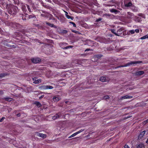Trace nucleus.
<instances>
[{
	"instance_id": "obj_1",
	"label": "nucleus",
	"mask_w": 148,
	"mask_h": 148,
	"mask_svg": "<svg viewBox=\"0 0 148 148\" xmlns=\"http://www.w3.org/2000/svg\"><path fill=\"white\" fill-rule=\"evenodd\" d=\"M6 7L8 13L13 16H15L18 12V7L14 5H10Z\"/></svg>"
},
{
	"instance_id": "obj_2",
	"label": "nucleus",
	"mask_w": 148,
	"mask_h": 148,
	"mask_svg": "<svg viewBox=\"0 0 148 148\" xmlns=\"http://www.w3.org/2000/svg\"><path fill=\"white\" fill-rule=\"evenodd\" d=\"M142 63V61H131L129 62H128L124 65H122L120 66H117L116 68H118L121 67H126L130 66L131 65L134 64H139Z\"/></svg>"
},
{
	"instance_id": "obj_3",
	"label": "nucleus",
	"mask_w": 148,
	"mask_h": 148,
	"mask_svg": "<svg viewBox=\"0 0 148 148\" xmlns=\"http://www.w3.org/2000/svg\"><path fill=\"white\" fill-rule=\"evenodd\" d=\"M59 45L60 47L64 49H66L71 48L73 47V46H67L68 44L66 42H61L59 43Z\"/></svg>"
},
{
	"instance_id": "obj_4",
	"label": "nucleus",
	"mask_w": 148,
	"mask_h": 148,
	"mask_svg": "<svg viewBox=\"0 0 148 148\" xmlns=\"http://www.w3.org/2000/svg\"><path fill=\"white\" fill-rule=\"evenodd\" d=\"M39 13L40 14V16L44 18H48V16L49 13L46 11L40 10L39 11Z\"/></svg>"
},
{
	"instance_id": "obj_5",
	"label": "nucleus",
	"mask_w": 148,
	"mask_h": 148,
	"mask_svg": "<svg viewBox=\"0 0 148 148\" xmlns=\"http://www.w3.org/2000/svg\"><path fill=\"white\" fill-rule=\"evenodd\" d=\"M135 32L138 33L139 32V30L138 29H136L135 30H130L127 32V34L128 35L133 34L135 33Z\"/></svg>"
},
{
	"instance_id": "obj_6",
	"label": "nucleus",
	"mask_w": 148,
	"mask_h": 148,
	"mask_svg": "<svg viewBox=\"0 0 148 148\" xmlns=\"http://www.w3.org/2000/svg\"><path fill=\"white\" fill-rule=\"evenodd\" d=\"M103 56V55L100 54L95 55L94 56L92 59H94V61H97L98 59H99Z\"/></svg>"
},
{
	"instance_id": "obj_7",
	"label": "nucleus",
	"mask_w": 148,
	"mask_h": 148,
	"mask_svg": "<svg viewBox=\"0 0 148 148\" xmlns=\"http://www.w3.org/2000/svg\"><path fill=\"white\" fill-rule=\"evenodd\" d=\"M32 62L34 63L37 64L38 63L41 61V59L38 58H33L31 59Z\"/></svg>"
},
{
	"instance_id": "obj_8",
	"label": "nucleus",
	"mask_w": 148,
	"mask_h": 148,
	"mask_svg": "<svg viewBox=\"0 0 148 148\" xmlns=\"http://www.w3.org/2000/svg\"><path fill=\"white\" fill-rule=\"evenodd\" d=\"M32 80L34 81L33 83L36 84H38L41 82V79H38V77H36L32 78Z\"/></svg>"
},
{
	"instance_id": "obj_9",
	"label": "nucleus",
	"mask_w": 148,
	"mask_h": 148,
	"mask_svg": "<svg viewBox=\"0 0 148 148\" xmlns=\"http://www.w3.org/2000/svg\"><path fill=\"white\" fill-rule=\"evenodd\" d=\"M41 88L43 89H51L53 88V87L50 85H43L41 86Z\"/></svg>"
},
{
	"instance_id": "obj_10",
	"label": "nucleus",
	"mask_w": 148,
	"mask_h": 148,
	"mask_svg": "<svg viewBox=\"0 0 148 148\" xmlns=\"http://www.w3.org/2000/svg\"><path fill=\"white\" fill-rule=\"evenodd\" d=\"M100 80L102 82H107L109 80V79L107 77L101 76L100 78Z\"/></svg>"
},
{
	"instance_id": "obj_11",
	"label": "nucleus",
	"mask_w": 148,
	"mask_h": 148,
	"mask_svg": "<svg viewBox=\"0 0 148 148\" xmlns=\"http://www.w3.org/2000/svg\"><path fill=\"white\" fill-rule=\"evenodd\" d=\"M145 73L143 71H136L134 73L135 76H139L143 75Z\"/></svg>"
},
{
	"instance_id": "obj_12",
	"label": "nucleus",
	"mask_w": 148,
	"mask_h": 148,
	"mask_svg": "<svg viewBox=\"0 0 148 148\" xmlns=\"http://www.w3.org/2000/svg\"><path fill=\"white\" fill-rule=\"evenodd\" d=\"M20 5L21 6V8L22 10V11L24 13H25L27 11V9L26 8V7L25 4L23 3H20Z\"/></svg>"
},
{
	"instance_id": "obj_13",
	"label": "nucleus",
	"mask_w": 148,
	"mask_h": 148,
	"mask_svg": "<svg viewBox=\"0 0 148 148\" xmlns=\"http://www.w3.org/2000/svg\"><path fill=\"white\" fill-rule=\"evenodd\" d=\"M61 116V113H58L57 114H56L55 115L53 116H52V119L54 120L56 119H59L60 116Z\"/></svg>"
},
{
	"instance_id": "obj_14",
	"label": "nucleus",
	"mask_w": 148,
	"mask_h": 148,
	"mask_svg": "<svg viewBox=\"0 0 148 148\" xmlns=\"http://www.w3.org/2000/svg\"><path fill=\"white\" fill-rule=\"evenodd\" d=\"M35 133L37 134H36V135L37 136L40 137L45 138L47 137V136L46 134L42 133H39L38 132H35Z\"/></svg>"
},
{
	"instance_id": "obj_15",
	"label": "nucleus",
	"mask_w": 148,
	"mask_h": 148,
	"mask_svg": "<svg viewBox=\"0 0 148 148\" xmlns=\"http://www.w3.org/2000/svg\"><path fill=\"white\" fill-rule=\"evenodd\" d=\"M109 11L111 13H114L115 14H117L118 12H119V10H117L114 8H110Z\"/></svg>"
},
{
	"instance_id": "obj_16",
	"label": "nucleus",
	"mask_w": 148,
	"mask_h": 148,
	"mask_svg": "<svg viewBox=\"0 0 148 148\" xmlns=\"http://www.w3.org/2000/svg\"><path fill=\"white\" fill-rule=\"evenodd\" d=\"M48 18H49V20H52L53 21L56 20H56L55 19V18L51 14L49 13L48 16Z\"/></svg>"
},
{
	"instance_id": "obj_17",
	"label": "nucleus",
	"mask_w": 148,
	"mask_h": 148,
	"mask_svg": "<svg viewBox=\"0 0 148 148\" xmlns=\"http://www.w3.org/2000/svg\"><path fill=\"white\" fill-rule=\"evenodd\" d=\"M133 97V96H132L126 95L125 96H122L121 97V99H131Z\"/></svg>"
},
{
	"instance_id": "obj_18",
	"label": "nucleus",
	"mask_w": 148,
	"mask_h": 148,
	"mask_svg": "<svg viewBox=\"0 0 148 148\" xmlns=\"http://www.w3.org/2000/svg\"><path fill=\"white\" fill-rule=\"evenodd\" d=\"M137 148H145V146L144 144L140 143L138 144L136 146Z\"/></svg>"
},
{
	"instance_id": "obj_19",
	"label": "nucleus",
	"mask_w": 148,
	"mask_h": 148,
	"mask_svg": "<svg viewBox=\"0 0 148 148\" xmlns=\"http://www.w3.org/2000/svg\"><path fill=\"white\" fill-rule=\"evenodd\" d=\"M123 32V30L122 28H120L117 31V36H120L121 35Z\"/></svg>"
},
{
	"instance_id": "obj_20",
	"label": "nucleus",
	"mask_w": 148,
	"mask_h": 148,
	"mask_svg": "<svg viewBox=\"0 0 148 148\" xmlns=\"http://www.w3.org/2000/svg\"><path fill=\"white\" fill-rule=\"evenodd\" d=\"M46 24L47 25L51 27H53L56 28L57 27V26L56 25H54L53 24H51L48 22H46Z\"/></svg>"
},
{
	"instance_id": "obj_21",
	"label": "nucleus",
	"mask_w": 148,
	"mask_h": 148,
	"mask_svg": "<svg viewBox=\"0 0 148 148\" xmlns=\"http://www.w3.org/2000/svg\"><path fill=\"white\" fill-rule=\"evenodd\" d=\"M3 99L5 101H8L9 102H11L13 100V99L10 97H5L3 98Z\"/></svg>"
},
{
	"instance_id": "obj_22",
	"label": "nucleus",
	"mask_w": 148,
	"mask_h": 148,
	"mask_svg": "<svg viewBox=\"0 0 148 148\" xmlns=\"http://www.w3.org/2000/svg\"><path fill=\"white\" fill-rule=\"evenodd\" d=\"M146 131L144 130L141 132L138 136V138L140 139L142 138L145 134Z\"/></svg>"
},
{
	"instance_id": "obj_23",
	"label": "nucleus",
	"mask_w": 148,
	"mask_h": 148,
	"mask_svg": "<svg viewBox=\"0 0 148 148\" xmlns=\"http://www.w3.org/2000/svg\"><path fill=\"white\" fill-rule=\"evenodd\" d=\"M52 99L54 101L57 102L60 100L61 99V98H60L59 97H58L55 96L53 97Z\"/></svg>"
},
{
	"instance_id": "obj_24",
	"label": "nucleus",
	"mask_w": 148,
	"mask_h": 148,
	"mask_svg": "<svg viewBox=\"0 0 148 148\" xmlns=\"http://www.w3.org/2000/svg\"><path fill=\"white\" fill-rule=\"evenodd\" d=\"M19 15L21 18L24 21L26 20V16L25 15H24L22 14H20Z\"/></svg>"
},
{
	"instance_id": "obj_25",
	"label": "nucleus",
	"mask_w": 148,
	"mask_h": 148,
	"mask_svg": "<svg viewBox=\"0 0 148 148\" xmlns=\"http://www.w3.org/2000/svg\"><path fill=\"white\" fill-rule=\"evenodd\" d=\"M34 104L36 105V106H37L38 107H40L42 105L41 103L38 101H35L34 102Z\"/></svg>"
},
{
	"instance_id": "obj_26",
	"label": "nucleus",
	"mask_w": 148,
	"mask_h": 148,
	"mask_svg": "<svg viewBox=\"0 0 148 148\" xmlns=\"http://www.w3.org/2000/svg\"><path fill=\"white\" fill-rule=\"evenodd\" d=\"M8 75L7 73H1L0 74V79L2 78L3 77H4L5 76Z\"/></svg>"
},
{
	"instance_id": "obj_27",
	"label": "nucleus",
	"mask_w": 148,
	"mask_h": 148,
	"mask_svg": "<svg viewBox=\"0 0 148 148\" xmlns=\"http://www.w3.org/2000/svg\"><path fill=\"white\" fill-rule=\"evenodd\" d=\"M127 14L128 15L127 16V17L129 18H131V16L133 15V14L130 12H127Z\"/></svg>"
},
{
	"instance_id": "obj_28",
	"label": "nucleus",
	"mask_w": 148,
	"mask_h": 148,
	"mask_svg": "<svg viewBox=\"0 0 148 148\" xmlns=\"http://www.w3.org/2000/svg\"><path fill=\"white\" fill-rule=\"evenodd\" d=\"M132 4L131 2H129L125 4V5L126 7H130L132 5Z\"/></svg>"
},
{
	"instance_id": "obj_29",
	"label": "nucleus",
	"mask_w": 148,
	"mask_h": 148,
	"mask_svg": "<svg viewBox=\"0 0 148 148\" xmlns=\"http://www.w3.org/2000/svg\"><path fill=\"white\" fill-rule=\"evenodd\" d=\"M14 1V3L16 5H18V4H20L19 3V0H13Z\"/></svg>"
},
{
	"instance_id": "obj_30",
	"label": "nucleus",
	"mask_w": 148,
	"mask_h": 148,
	"mask_svg": "<svg viewBox=\"0 0 148 148\" xmlns=\"http://www.w3.org/2000/svg\"><path fill=\"white\" fill-rule=\"evenodd\" d=\"M111 32L112 33L115 34L116 36H117V31L116 32V30L114 29H112L111 30Z\"/></svg>"
},
{
	"instance_id": "obj_31",
	"label": "nucleus",
	"mask_w": 148,
	"mask_h": 148,
	"mask_svg": "<svg viewBox=\"0 0 148 148\" xmlns=\"http://www.w3.org/2000/svg\"><path fill=\"white\" fill-rule=\"evenodd\" d=\"M42 6L44 7L45 8H47V9H49V6L46 5L45 4L43 3H42Z\"/></svg>"
},
{
	"instance_id": "obj_32",
	"label": "nucleus",
	"mask_w": 148,
	"mask_h": 148,
	"mask_svg": "<svg viewBox=\"0 0 148 148\" xmlns=\"http://www.w3.org/2000/svg\"><path fill=\"white\" fill-rule=\"evenodd\" d=\"M35 17V15L34 14H32V15H29L28 18L29 19H32Z\"/></svg>"
},
{
	"instance_id": "obj_33",
	"label": "nucleus",
	"mask_w": 148,
	"mask_h": 148,
	"mask_svg": "<svg viewBox=\"0 0 148 148\" xmlns=\"http://www.w3.org/2000/svg\"><path fill=\"white\" fill-rule=\"evenodd\" d=\"M147 38H148V35H146L145 36H144L141 37L140 38V39H141L143 40V39H145Z\"/></svg>"
},
{
	"instance_id": "obj_34",
	"label": "nucleus",
	"mask_w": 148,
	"mask_h": 148,
	"mask_svg": "<svg viewBox=\"0 0 148 148\" xmlns=\"http://www.w3.org/2000/svg\"><path fill=\"white\" fill-rule=\"evenodd\" d=\"M66 17L68 19H70L73 20L74 19V18L73 16H70L69 15H67Z\"/></svg>"
},
{
	"instance_id": "obj_35",
	"label": "nucleus",
	"mask_w": 148,
	"mask_h": 148,
	"mask_svg": "<svg viewBox=\"0 0 148 148\" xmlns=\"http://www.w3.org/2000/svg\"><path fill=\"white\" fill-rule=\"evenodd\" d=\"M26 6L29 12H32V11L31 10V9H30L29 5L27 4H26Z\"/></svg>"
},
{
	"instance_id": "obj_36",
	"label": "nucleus",
	"mask_w": 148,
	"mask_h": 148,
	"mask_svg": "<svg viewBox=\"0 0 148 148\" xmlns=\"http://www.w3.org/2000/svg\"><path fill=\"white\" fill-rule=\"evenodd\" d=\"M84 129H82L79 130V131L76 132V133H77V134H78L81 133V132L83 131L84 130Z\"/></svg>"
},
{
	"instance_id": "obj_37",
	"label": "nucleus",
	"mask_w": 148,
	"mask_h": 148,
	"mask_svg": "<svg viewBox=\"0 0 148 148\" xmlns=\"http://www.w3.org/2000/svg\"><path fill=\"white\" fill-rule=\"evenodd\" d=\"M84 129H82L79 130V131L76 132V133H77V134H78L81 133V132L83 131L84 130Z\"/></svg>"
},
{
	"instance_id": "obj_38",
	"label": "nucleus",
	"mask_w": 148,
	"mask_h": 148,
	"mask_svg": "<svg viewBox=\"0 0 148 148\" xmlns=\"http://www.w3.org/2000/svg\"><path fill=\"white\" fill-rule=\"evenodd\" d=\"M84 129H82L79 130V131L76 132V133H77V134H78L81 133V132L83 131L84 130Z\"/></svg>"
},
{
	"instance_id": "obj_39",
	"label": "nucleus",
	"mask_w": 148,
	"mask_h": 148,
	"mask_svg": "<svg viewBox=\"0 0 148 148\" xmlns=\"http://www.w3.org/2000/svg\"><path fill=\"white\" fill-rule=\"evenodd\" d=\"M84 129H82L79 130V131L76 132V133H77V134H78L81 133V132L83 131L84 130Z\"/></svg>"
},
{
	"instance_id": "obj_40",
	"label": "nucleus",
	"mask_w": 148,
	"mask_h": 148,
	"mask_svg": "<svg viewBox=\"0 0 148 148\" xmlns=\"http://www.w3.org/2000/svg\"><path fill=\"white\" fill-rule=\"evenodd\" d=\"M68 32L66 30H62L61 31V32L63 34H66Z\"/></svg>"
},
{
	"instance_id": "obj_41",
	"label": "nucleus",
	"mask_w": 148,
	"mask_h": 148,
	"mask_svg": "<svg viewBox=\"0 0 148 148\" xmlns=\"http://www.w3.org/2000/svg\"><path fill=\"white\" fill-rule=\"evenodd\" d=\"M73 32L76 33V34H81V33L80 32H79L77 31L76 30H73L72 31Z\"/></svg>"
},
{
	"instance_id": "obj_42",
	"label": "nucleus",
	"mask_w": 148,
	"mask_h": 148,
	"mask_svg": "<svg viewBox=\"0 0 148 148\" xmlns=\"http://www.w3.org/2000/svg\"><path fill=\"white\" fill-rule=\"evenodd\" d=\"M70 23L73 25V26L75 27H76V25L75 23L71 21L70 22Z\"/></svg>"
},
{
	"instance_id": "obj_43",
	"label": "nucleus",
	"mask_w": 148,
	"mask_h": 148,
	"mask_svg": "<svg viewBox=\"0 0 148 148\" xmlns=\"http://www.w3.org/2000/svg\"><path fill=\"white\" fill-rule=\"evenodd\" d=\"M91 88V86H85L83 88H82V89H85L86 88Z\"/></svg>"
},
{
	"instance_id": "obj_44",
	"label": "nucleus",
	"mask_w": 148,
	"mask_h": 148,
	"mask_svg": "<svg viewBox=\"0 0 148 148\" xmlns=\"http://www.w3.org/2000/svg\"><path fill=\"white\" fill-rule=\"evenodd\" d=\"M77 133L76 132L73 134L72 135H71L69 138H71L72 137H74L77 135Z\"/></svg>"
},
{
	"instance_id": "obj_45",
	"label": "nucleus",
	"mask_w": 148,
	"mask_h": 148,
	"mask_svg": "<svg viewBox=\"0 0 148 148\" xmlns=\"http://www.w3.org/2000/svg\"><path fill=\"white\" fill-rule=\"evenodd\" d=\"M148 122V119L146 120L145 121L143 122V124H145Z\"/></svg>"
},
{
	"instance_id": "obj_46",
	"label": "nucleus",
	"mask_w": 148,
	"mask_h": 148,
	"mask_svg": "<svg viewBox=\"0 0 148 148\" xmlns=\"http://www.w3.org/2000/svg\"><path fill=\"white\" fill-rule=\"evenodd\" d=\"M102 18H99L98 19H97L96 21L95 22H98L100 21H101L102 20Z\"/></svg>"
},
{
	"instance_id": "obj_47",
	"label": "nucleus",
	"mask_w": 148,
	"mask_h": 148,
	"mask_svg": "<svg viewBox=\"0 0 148 148\" xmlns=\"http://www.w3.org/2000/svg\"><path fill=\"white\" fill-rule=\"evenodd\" d=\"M109 98V96L108 95L104 96V99H108Z\"/></svg>"
},
{
	"instance_id": "obj_48",
	"label": "nucleus",
	"mask_w": 148,
	"mask_h": 148,
	"mask_svg": "<svg viewBox=\"0 0 148 148\" xmlns=\"http://www.w3.org/2000/svg\"><path fill=\"white\" fill-rule=\"evenodd\" d=\"M132 116H128L127 117H125L124 118V120H126V119H127L130 117H131Z\"/></svg>"
},
{
	"instance_id": "obj_49",
	"label": "nucleus",
	"mask_w": 148,
	"mask_h": 148,
	"mask_svg": "<svg viewBox=\"0 0 148 148\" xmlns=\"http://www.w3.org/2000/svg\"><path fill=\"white\" fill-rule=\"evenodd\" d=\"M5 119V117H2L0 119V122H2L3 121L4 119Z\"/></svg>"
},
{
	"instance_id": "obj_50",
	"label": "nucleus",
	"mask_w": 148,
	"mask_h": 148,
	"mask_svg": "<svg viewBox=\"0 0 148 148\" xmlns=\"http://www.w3.org/2000/svg\"><path fill=\"white\" fill-rule=\"evenodd\" d=\"M92 49H86L85 51V52H86V51H92Z\"/></svg>"
},
{
	"instance_id": "obj_51",
	"label": "nucleus",
	"mask_w": 148,
	"mask_h": 148,
	"mask_svg": "<svg viewBox=\"0 0 148 148\" xmlns=\"http://www.w3.org/2000/svg\"><path fill=\"white\" fill-rule=\"evenodd\" d=\"M124 148H130L127 145H125L124 146Z\"/></svg>"
},
{
	"instance_id": "obj_52",
	"label": "nucleus",
	"mask_w": 148,
	"mask_h": 148,
	"mask_svg": "<svg viewBox=\"0 0 148 148\" xmlns=\"http://www.w3.org/2000/svg\"><path fill=\"white\" fill-rule=\"evenodd\" d=\"M113 5H111V4H107L106 5V6H112Z\"/></svg>"
},
{
	"instance_id": "obj_53",
	"label": "nucleus",
	"mask_w": 148,
	"mask_h": 148,
	"mask_svg": "<svg viewBox=\"0 0 148 148\" xmlns=\"http://www.w3.org/2000/svg\"><path fill=\"white\" fill-rule=\"evenodd\" d=\"M44 97V95H42L41 96H40L39 97V99H41L42 98Z\"/></svg>"
},
{
	"instance_id": "obj_54",
	"label": "nucleus",
	"mask_w": 148,
	"mask_h": 148,
	"mask_svg": "<svg viewBox=\"0 0 148 148\" xmlns=\"http://www.w3.org/2000/svg\"><path fill=\"white\" fill-rule=\"evenodd\" d=\"M3 90H0V95H2L3 94Z\"/></svg>"
},
{
	"instance_id": "obj_55",
	"label": "nucleus",
	"mask_w": 148,
	"mask_h": 148,
	"mask_svg": "<svg viewBox=\"0 0 148 148\" xmlns=\"http://www.w3.org/2000/svg\"><path fill=\"white\" fill-rule=\"evenodd\" d=\"M0 4L2 5H4L5 4V3L4 2H1V3Z\"/></svg>"
},
{
	"instance_id": "obj_56",
	"label": "nucleus",
	"mask_w": 148,
	"mask_h": 148,
	"mask_svg": "<svg viewBox=\"0 0 148 148\" xmlns=\"http://www.w3.org/2000/svg\"><path fill=\"white\" fill-rule=\"evenodd\" d=\"M17 115V116H18V117H20V116H21V114L20 113H18V114H17V115Z\"/></svg>"
},
{
	"instance_id": "obj_57",
	"label": "nucleus",
	"mask_w": 148,
	"mask_h": 148,
	"mask_svg": "<svg viewBox=\"0 0 148 148\" xmlns=\"http://www.w3.org/2000/svg\"><path fill=\"white\" fill-rule=\"evenodd\" d=\"M5 17H6L7 18H8V14L7 13H5Z\"/></svg>"
},
{
	"instance_id": "obj_58",
	"label": "nucleus",
	"mask_w": 148,
	"mask_h": 148,
	"mask_svg": "<svg viewBox=\"0 0 148 148\" xmlns=\"http://www.w3.org/2000/svg\"><path fill=\"white\" fill-rule=\"evenodd\" d=\"M10 47H12L14 48H16V46L15 45H11Z\"/></svg>"
},
{
	"instance_id": "obj_59",
	"label": "nucleus",
	"mask_w": 148,
	"mask_h": 148,
	"mask_svg": "<svg viewBox=\"0 0 148 148\" xmlns=\"http://www.w3.org/2000/svg\"><path fill=\"white\" fill-rule=\"evenodd\" d=\"M64 12H65V15L66 16L67 15H68V13L67 12H66V11H64Z\"/></svg>"
},
{
	"instance_id": "obj_60",
	"label": "nucleus",
	"mask_w": 148,
	"mask_h": 148,
	"mask_svg": "<svg viewBox=\"0 0 148 148\" xmlns=\"http://www.w3.org/2000/svg\"><path fill=\"white\" fill-rule=\"evenodd\" d=\"M54 15L56 17H57L58 19H59V17L56 14H54Z\"/></svg>"
},
{
	"instance_id": "obj_61",
	"label": "nucleus",
	"mask_w": 148,
	"mask_h": 148,
	"mask_svg": "<svg viewBox=\"0 0 148 148\" xmlns=\"http://www.w3.org/2000/svg\"><path fill=\"white\" fill-rule=\"evenodd\" d=\"M90 82H89V81H88L86 84V85H87V84H90Z\"/></svg>"
},
{
	"instance_id": "obj_62",
	"label": "nucleus",
	"mask_w": 148,
	"mask_h": 148,
	"mask_svg": "<svg viewBox=\"0 0 148 148\" xmlns=\"http://www.w3.org/2000/svg\"><path fill=\"white\" fill-rule=\"evenodd\" d=\"M146 143L148 144V138H147V140L146 141Z\"/></svg>"
},
{
	"instance_id": "obj_63",
	"label": "nucleus",
	"mask_w": 148,
	"mask_h": 148,
	"mask_svg": "<svg viewBox=\"0 0 148 148\" xmlns=\"http://www.w3.org/2000/svg\"><path fill=\"white\" fill-rule=\"evenodd\" d=\"M47 42H50V41H51V40H48V39H47Z\"/></svg>"
},
{
	"instance_id": "obj_64",
	"label": "nucleus",
	"mask_w": 148,
	"mask_h": 148,
	"mask_svg": "<svg viewBox=\"0 0 148 148\" xmlns=\"http://www.w3.org/2000/svg\"><path fill=\"white\" fill-rule=\"evenodd\" d=\"M45 45H46V46H47V45H49L48 44H46Z\"/></svg>"
}]
</instances>
